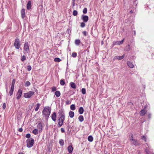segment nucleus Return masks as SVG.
<instances>
[{
    "mask_svg": "<svg viewBox=\"0 0 154 154\" xmlns=\"http://www.w3.org/2000/svg\"><path fill=\"white\" fill-rule=\"evenodd\" d=\"M29 45L28 42H25L24 45V50L25 51H28L29 50Z\"/></svg>",
    "mask_w": 154,
    "mask_h": 154,
    "instance_id": "423d86ee",
    "label": "nucleus"
},
{
    "mask_svg": "<svg viewBox=\"0 0 154 154\" xmlns=\"http://www.w3.org/2000/svg\"><path fill=\"white\" fill-rule=\"evenodd\" d=\"M15 82V80L13 79L12 80L11 87L14 88V85Z\"/></svg>",
    "mask_w": 154,
    "mask_h": 154,
    "instance_id": "7c9ffc66",
    "label": "nucleus"
},
{
    "mask_svg": "<svg viewBox=\"0 0 154 154\" xmlns=\"http://www.w3.org/2000/svg\"><path fill=\"white\" fill-rule=\"evenodd\" d=\"M70 85L71 88L73 89L76 88V85L73 82H71L70 83Z\"/></svg>",
    "mask_w": 154,
    "mask_h": 154,
    "instance_id": "f3484780",
    "label": "nucleus"
},
{
    "mask_svg": "<svg viewBox=\"0 0 154 154\" xmlns=\"http://www.w3.org/2000/svg\"><path fill=\"white\" fill-rule=\"evenodd\" d=\"M146 111L144 110H143V109H142V110H141V111H140V114L141 115L143 116L146 114Z\"/></svg>",
    "mask_w": 154,
    "mask_h": 154,
    "instance_id": "4be33fe9",
    "label": "nucleus"
},
{
    "mask_svg": "<svg viewBox=\"0 0 154 154\" xmlns=\"http://www.w3.org/2000/svg\"><path fill=\"white\" fill-rule=\"evenodd\" d=\"M83 35L85 36H86L87 35V32L86 31H84L82 32Z\"/></svg>",
    "mask_w": 154,
    "mask_h": 154,
    "instance_id": "8fccbe9b",
    "label": "nucleus"
},
{
    "mask_svg": "<svg viewBox=\"0 0 154 154\" xmlns=\"http://www.w3.org/2000/svg\"><path fill=\"white\" fill-rule=\"evenodd\" d=\"M58 113L59 114V116H60V117L58 119V121L63 123L65 119V113L62 110H60Z\"/></svg>",
    "mask_w": 154,
    "mask_h": 154,
    "instance_id": "f03ea898",
    "label": "nucleus"
},
{
    "mask_svg": "<svg viewBox=\"0 0 154 154\" xmlns=\"http://www.w3.org/2000/svg\"><path fill=\"white\" fill-rule=\"evenodd\" d=\"M32 133L35 135H36L38 134V129H35L32 131Z\"/></svg>",
    "mask_w": 154,
    "mask_h": 154,
    "instance_id": "2f4dec72",
    "label": "nucleus"
},
{
    "mask_svg": "<svg viewBox=\"0 0 154 154\" xmlns=\"http://www.w3.org/2000/svg\"><path fill=\"white\" fill-rule=\"evenodd\" d=\"M59 143L60 146H63L64 144V140L62 139H60L59 140Z\"/></svg>",
    "mask_w": 154,
    "mask_h": 154,
    "instance_id": "aec40b11",
    "label": "nucleus"
},
{
    "mask_svg": "<svg viewBox=\"0 0 154 154\" xmlns=\"http://www.w3.org/2000/svg\"><path fill=\"white\" fill-rule=\"evenodd\" d=\"M18 154H23V153L22 152H19Z\"/></svg>",
    "mask_w": 154,
    "mask_h": 154,
    "instance_id": "5fc2aeb1",
    "label": "nucleus"
},
{
    "mask_svg": "<svg viewBox=\"0 0 154 154\" xmlns=\"http://www.w3.org/2000/svg\"><path fill=\"white\" fill-rule=\"evenodd\" d=\"M40 105H41L39 103H37L36 104V107L35 109V111H37L38 110V109L40 106Z\"/></svg>",
    "mask_w": 154,
    "mask_h": 154,
    "instance_id": "5701e85b",
    "label": "nucleus"
},
{
    "mask_svg": "<svg viewBox=\"0 0 154 154\" xmlns=\"http://www.w3.org/2000/svg\"><path fill=\"white\" fill-rule=\"evenodd\" d=\"M30 85V83L28 81H27L26 82L25 84V85L26 87H28V86H29Z\"/></svg>",
    "mask_w": 154,
    "mask_h": 154,
    "instance_id": "473e14b6",
    "label": "nucleus"
},
{
    "mask_svg": "<svg viewBox=\"0 0 154 154\" xmlns=\"http://www.w3.org/2000/svg\"><path fill=\"white\" fill-rule=\"evenodd\" d=\"M42 126L41 123H39L37 125L38 128L39 132H42Z\"/></svg>",
    "mask_w": 154,
    "mask_h": 154,
    "instance_id": "1a4fd4ad",
    "label": "nucleus"
},
{
    "mask_svg": "<svg viewBox=\"0 0 154 154\" xmlns=\"http://www.w3.org/2000/svg\"><path fill=\"white\" fill-rule=\"evenodd\" d=\"M142 139H143V140H144V141H145V142H146V137L144 136H143L142 137Z\"/></svg>",
    "mask_w": 154,
    "mask_h": 154,
    "instance_id": "de8ad7c7",
    "label": "nucleus"
},
{
    "mask_svg": "<svg viewBox=\"0 0 154 154\" xmlns=\"http://www.w3.org/2000/svg\"><path fill=\"white\" fill-rule=\"evenodd\" d=\"M82 18L83 21L85 23L87 22L89 19L88 17V16L84 15H82Z\"/></svg>",
    "mask_w": 154,
    "mask_h": 154,
    "instance_id": "6e6552de",
    "label": "nucleus"
},
{
    "mask_svg": "<svg viewBox=\"0 0 154 154\" xmlns=\"http://www.w3.org/2000/svg\"><path fill=\"white\" fill-rule=\"evenodd\" d=\"M51 90L52 92L55 91L57 90L56 88L55 87H53L51 88Z\"/></svg>",
    "mask_w": 154,
    "mask_h": 154,
    "instance_id": "ea45409f",
    "label": "nucleus"
},
{
    "mask_svg": "<svg viewBox=\"0 0 154 154\" xmlns=\"http://www.w3.org/2000/svg\"><path fill=\"white\" fill-rule=\"evenodd\" d=\"M133 13V11H132L131 10L130 11V13Z\"/></svg>",
    "mask_w": 154,
    "mask_h": 154,
    "instance_id": "864d4df0",
    "label": "nucleus"
},
{
    "mask_svg": "<svg viewBox=\"0 0 154 154\" xmlns=\"http://www.w3.org/2000/svg\"><path fill=\"white\" fill-rule=\"evenodd\" d=\"M134 33H135V32H134Z\"/></svg>",
    "mask_w": 154,
    "mask_h": 154,
    "instance_id": "6e6d98bb",
    "label": "nucleus"
},
{
    "mask_svg": "<svg viewBox=\"0 0 154 154\" xmlns=\"http://www.w3.org/2000/svg\"><path fill=\"white\" fill-rule=\"evenodd\" d=\"M60 84L61 85H64L65 84V82L64 79H61L60 81Z\"/></svg>",
    "mask_w": 154,
    "mask_h": 154,
    "instance_id": "cd10ccee",
    "label": "nucleus"
},
{
    "mask_svg": "<svg viewBox=\"0 0 154 154\" xmlns=\"http://www.w3.org/2000/svg\"><path fill=\"white\" fill-rule=\"evenodd\" d=\"M14 45L15 48L17 49H19L21 44L20 43L19 39L18 38H16L15 40Z\"/></svg>",
    "mask_w": 154,
    "mask_h": 154,
    "instance_id": "7ed1b4c3",
    "label": "nucleus"
},
{
    "mask_svg": "<svg viewBox=\"0 0 154 154\" xmlns=\"http://www.w3.org/2000/svg\"><path fill=\"white\" fill-rule=\"evenodd\" d=\"M67 149L69 153H72L73 150V148L72 146V145H71L67 147Z\"/></svg>",
    "mask_w": 154,
    "mask_h": 154,
    "instance_id": "9b49d317",
    "label": "nucleus"
},
{
    "mask_svg": "<svg viewBox=\"0 0 154 154\" xmlns=\"http://www.w3.org/2000/svg\"><path fill=\"white\" fill-rule=\"evenodd\" d=\"M31 2L30 1H28L27 4V8L28 10H29L31 9Z\"/></svg>",
    "mask_w": 154,
    "mask_h": 154,
    "instance_id": "ddd939ff",
    "label": "nucleus"
},
{
    "mask_svg": "<svg viewBox=\"0 0 154 154\" xmlns=\"http://www.w3.org/2000/svg\"><path fill=\"white\" fill-rule=\"evenodd\" d=\"M78 119L79 121L81 122H83L84 121V119L83 116L80 115L78 118Z\"/></svg>",
    "mask_w": 154,
    "mask_h": 154,
    "instance_id": "a211bd4d",
    "label": "nucleus"
},
{
    "mask_svg": "<svg viewBox=\"0 0 154 154\" xmlns=\"http://www.w3.org/2000/svg\"><path fill=\"white\" fill-rule=\"evenodd\" d=\"M51 118L52 120L55 122L57 118V116L56 115V113L55 112H54L53 114H52L51 116Z\"/></svg>",
    "mask_w": 154,
    "mask_h": 154,
    "instance_id": "9d476101",
    "label": "nucleus"
},
{
    "mask_svg": "<svg viewBox=\"0 0 154 154\" xmlns=\"http://www.w3.org/2000/svg\"><path fill=\"white\" fill-rule=\"evenodd\" d=\"M78 14V12L76 10H74L73 12V15L74 16H76Z\"/></svg>",
    "mask_w": 154,
    "mask_h": 154,
    "instance_id": "c9c22d12",
    "label": "nucleus"
},
{
    "mask_svg": "<svg viewBox=\"0 0 154 154\" xmlns=\"http://www.w3.org/2000/svg\"><path fill=\"white\" fill-rule=\"evenodd\" d=\"M71 109L72 110H74L75 109V107L74 104H72L70 106Z\"/></svg>",
    "mask_w": 154,
    "mask_h": 154,
    "instance_id": "c756f323",
    "label": "nucleus"
},
{
    "mask_svg": "<svg viewBox=\"0 0 154 154\" xmlns=\"http://www.w3.org/2000/svg\"><path fill=\"white\" fill-rule=\"evenodd\" d=\"M22 93V90L20 89H19L16 95V98L17 100H19L21 97Z\"/></svg>",
    "mask_w": 154,
    "mask_h": 154,
    "instance_id": "0eeeda50",
    "label": "nucleus"
},
{
    "mask_svg": "<svg viewBox=\"0 0 154 154\" xmlns=\"http://www.w3.org/2000/svg\"><path fill=\"white\" fill-rule=\"evenodd\" d=\"M55 94L56 97H59L60 95V91H57L55 92Z\"/></svg>",
    "mask_w": 154,
    "mask_h": 154,
    "instance_id": "6ab92c4d",
    "label": "nucleus"
},
{
    "mask_svg": "<svg viewBox=\"0 0 154 154\" xmlns=\"http://www.w3.org/2000/svg\"><path fill=\"white\" fill-rule=\"evenodd\" d=\"M26 137L27 138H29L30 137V134H27L26 135Z\"/></svg>",
    "mask_w": 154,
    "mask_h": 154,
    "instance_id": "c03bdc74",
    "label": "nucleus"
},
{
    "mask_svg": "<svg viewBox=\"0 0 154 154\" xmlns=\"http://www.w3.org/2000/svg\"><path fill=\"white\" fill-rule=\"evenodd\" d=\"M135 145H136V143H135Z\"/></svg>",
    "mask_w": 154,
    "mask_h": 154,
    "instance_id": "4d7b16f0",
    "label": "nucleus"
},
{
    "mask_svg": "<svg viewBox=\"0 0 154 154\" xmlns=\"http://www.w3.org/2000/svg\"><path fill=\"white\" fill-rule=\"evenodd\" d=\"M125 55L123 54L122 56H116L115 57V58L116 59H118V60H121L123 59Z\"/></svg>",
    "mask_w": 154,
    "mask_h": 154,
    "instance_id": "393cba45",
    "label": "nucleus"
},
{
    "mask_svg": "<svg viewBox=\"0 0 154 154\" xmlns=\"http://www.w3.org/2000/svg\"><path fill=\"white\" fill-rule=\"evenodd\" d=\"M127 65L131 68H133L134 67V65L130 61H128L127 62Z\"/></svg>",
    "mask_w": 154,
    "mask_h": 154,
    "instance_id": "4468645a",
    "label": "nucleus"
},
{
    "mask_svg": "<svg viewBox=\"0 0 154 154\" xmlns=\"http://www.w3.org/2000/svg\"><path fill=\"white\" fill-rule=\"evenodd\" d=\"M21 17L23 18H24L25 17V10L24 8H23L22 9L21 11Z\"/></svg>",
    "mask_w": 154,
    "mask_h": 154,
    "instance_id": "f8f14e48",
    "label": "nucleus"
},
{
    "mask_svg": "<svg viewBox=\"0 0 154 154\" xmlns=\"http://www.w3.org/2000/svg\"><path fill=\"white\" fill-rule=\"evenodd\" d=\"M60 130H61V132L62 133H63L65 132L64 129L63 128H60Z\"/></svg>",
    "mask_w": 154,
    "mask_h": 154,
    "instance_id": "a18cd8bd",
    "label": "nucleus"
},
{
    "mask_svg": "<svg viewBox=\"0 0 154 154\" xmlns=\"http://www.w3.org/2000/svg\"><path fill=\"white\" fill-rule=\"evenodd\" d=\"M61 61V60L59 58L56 57L54 59V61L56 62H59Z\"/></svg>",
    "mask_w": 154,
    "mask_h": 154,
    "instance_id": "c85d7f7f",
    "label": "nucleus"
},
{
    "mask_svg": "<svg viewBox=\"0 0 154 154\" xmlns=\"http://www.w3.org/2000/svg\"><path fill=\"white\" fill-rule=\"evenodd\" d=\"M93 137L91 136H89L88 138V140L90 142H92L93 140Z\"/></svg>",
    "mask_w": 154,
    "mask_h": 154,
    "instance_id": "bb28decb",
    "label": "nucleus"
},
{
    "mask_svg": "<svg viewBox=\"0 0 154 154\" xmlns=\"http://www.w3.org/2000/svg\"><path fill=\"white\" fill-rule=\"evenodd\" d=\"M26 57L24 55L21 58V60L22 61H23L24 60H26Z\"/></svg>",
    "mask_w": 154,
    "mask_h": 154,
    "instance_id": "58836bf2",
    "label": "nucleus"
},
{
    "mask_svg": "<svg viewBox=\"0 0 154 154\" xmlns=\"http://www.w3.org/2000/svg\"><path fill=\"white\" fill-rule=\"evenodd\" d=\"M2 107L4 109H5L6 107V105L5 103H4L3 104Z\"/></svg>",
    "mask_w": 154,
    "mask_h": 154,
    "instance_id": "09e8293b",
    "label": "nucleus"
},
{
    "mask_svg": "<svg viewBox=\"0 0 154 154\" xmlns=\"http://www.w3.org/2000/svg\"><path fill=\"white\" fill-rule=\"evenodd\" d=\"M84 109L82 107H80L79 109V112L80 114H82L84 112Z\"/></svg>",
    "mask_w": 154,
    "mask_h": 154,
    "instance_id": "2eb2a0df",
    "label": "nucleus"
},
{
    "mask_svg": "<svg viewBox=\"0 0 154 154\" xmlns=\"http://www.w3.org/2000/svg\"><path fill=\"white\" fill-rule=\"evenodd\" d=\"M130 136H131V137H130V140H134V139H133V135H132V134H131Z\"/></svg>",
    "mask_w": 154,
    "mask_h": 154,
    "instance_id": "49530a36",
    "label": "nucleus"
},
{
    "mask_svg": "<svg viewBox=\"0 0 154 154\" xmlns=\"http://www.w3.org/2000/svg\"><path fill=\"white\" fill-rule=\"evenodd\" d=\"M14 88H11V89L9 92V94L10 96H11L12 95L14 91Z\"/></svg>",
    "mask_w": 154,
    "mask_h": 154,
    "instance_id": "412c9836",
    "label": "nucleus"
},
{
    "mask_svg": "<svg viewBox=\"0 0 154 154\" xmlns=\"http://www.w3.org/2000/svg\"><path fill=\"white\" fill-rule=\"evenodd\" d=\"M75 43L76 45H80L81 41L79 39H76L75 40Z\"/></svg>",
    "mask_w": 154,
    "mask_h": 154,
    "instance_id": "b1692460",
    "label": "nucleus"
},
{
    "mask_svg": "<svg viewBox=\"0 0 154 154\" xmlns=\"http://www.w3.org/2000/svg\"><path fill=\"white\" fill-rule=\"evenodd\" d=\"M87 8H85L83 11V12L84 14H85L87 13Z\"/></svg>",
    "mask_w": 154,
    "mask_h": 154,
    "instance_id": "4c0bfd02",
    "label": "nucleus"
},
{
    "mask_svg": "<svg viewBox=\"0 0 154 154\" xmlns=\"http://www.w3.org/2000/svg\"><path fill=\"white\" fill-rule=\"evenodd\" d=\"M77 56V54L76 52H73L72 54V56L73 57H76Z\"/></svg>",
    "mask_w": 154,
    "mask_h": 154,
    "instance_id": "e433bc0d",
    "label": "nucleus"
},
{
    "mask_svg": "<svg viewBox=\"0 0 154 154\" xmlns=\"http://www.w3.org/2000/svg\"><path fill=\"white\" fill-rule=\"evenodd\" d=\"M82 93L83 94H85L86 93V90L85 88H82Z\"/></svg>",
    "mask_w": 154,
    "mask_h": 154,
    "instance_id": "f704fd0d",
    "label": "nucleus"
},
{
    "mask_svg": "<svg viewBox=\"0 0 154 154\" xmlns=\"http://www.w3.org/2000/svg\"><path fill=\"white\" fill-rule=\"evenodd\" d=\"M123 41H124V39H123L121 41H116L115 42V43L116 44H117V45L122 44L123 43Z\"/></svg>",
    "mask_w": 154,
    "mask_h": 154,
    "instance_id": "a878e982",
    "label": "nucleus"
},
{
    "mask_svg": "<svg viewBox=\"0 0 154 154\" xmlns=\"http://www.w3.org/2000/svg\"><path fill=\"white\" fill-rule=\"evenodd\" d=\"M69 117L72 118L74 116V112L73 111H70L69 113Z\"/></svg>",
    "mask_w": 154,
    "mask_h": 154,
    "instance_id": "dca6fc26",
    "label": "nucleus"
},
{
    "mask_svg": "<svg viewBox=\"0 0 154 154\" xmlns=\"http://www.w3.org/2000/svg\"><path fill=\"white\" fill-rule=\"evenodd\" d=\"M51 109L49 106H47L45 107L42 111L43 115L45 117L48 118L51 114Z\"/></svg>",
    "mask_w": 154,
    "mask_h": 154,
    "instance_id": "f257e3e1",
    "label": "nucleus"
},
{
    "mask_svg": "<svg viewBox=\"0 0 154 154\" xmlns=\"http://www.w3.org/2000/svg\"><path fill=\"white\" fill-rule=\"evenodd\" d=\"M18 131L20 132H22L23 131V130L21 128H20L19 129Z\"/></svg>",
    "mask_w": 154,
    "mask_h": 154,
    "instance_id": "3c124183",
    "label": "nucleus"
},
{
    "mask_svg": "<svg viewBox=\"0 0 154 154\" xmlns=\"http://www.w3.org/2000/svg\"><path fill=\"white\" fill-rule=\"evenodd\" d=\"M85 24L84 22H82L81 23L80 26H81V27H82V28L84 27L85 26Z\"/></svg>",
    "mask_w": 154,
    "mask_h": 154,
    "instance_id": "a19ab883",
    "label": "nucleus"
},
{
    "mask_svg": "<svg viewBox=\"0 0 154 154\" xmlns=\"http://www.w3.org/2000/svg\"><path fill=\"white\" fill-rule=\"evenodd\" d=\"M63 123L62 122H61L60 121H58V127H61L63 125Z\"/></svg>",
    "mask_w": 154,
    "mask_h": 154,
    "instance_id": "72a5a7b5",
    "label": "nucleus"
},
{
    "mask_svg": "<svg viewBox=\"0 0 154 154\" xmlns=\"http://www.w3.org/2000/svg\"><path fill=\"white\" fill-rule=\"evenodd\" d=\"M34 140L33 139H32L30 140H29L27 142V146L28 148H30L32 147L34 144Z\"/></svg>",
    "mask_w": 154,
    "mask_h": 154,
    "instance_id": "39448f33",
    "label": "nucleus"
},
{
    "mask_svg": "<svg viewBox=\"0 0 154 154\" xmlns=\"http://www.w3.org/2000/svg\"><path fill=\"white\" fill-rule=\"evenodd\" d=\"M31 69H32V67L30 65H28L27 66V70L29 71H30L31 70Z\"/></svg>",
    "mask_w": 154,
    "mask_h": 154,
    "instance_id": "79ce46f5",
    "label": "nucleus"
},
{
    "mask_svg": "<svg viewBox=\"0 0 154 154\" xmlns=\"http://www.w3.org/2000/svg\"><path fill=\"white\" fill-rule=\"evenodd\" d=\"M145 152H146V153H148V152H147V149H146V150H145Z\"/></svg>",
    "mask_w": 154,
    "mask_h": 154,
    "instance_id": "603ef678",
    "label": "nucleus"
},
{
    "mask_svg": "<svg viewBox=\"0 0 154 154\" xmlns=\"http://www.w3.org/2000/svg\"><path fill=\"white\" fill-rule=\"evenodd\" d=\"M35 92L32 91H29L24 94V97L26 98H30L34 94Z\"/></svg>",
    "mask_w": 154,
    "mask_h": 154,
    "instance_id": "20e7f679",
    "label": "nucleus"
},
{
    "mask_svg": "<svg viewBox=\"0 0 154 154\" xmlns=\"http://www.w3.org/2000/svg\"><path fill=\"white\" fill-rule=\"evenodd\" d=\"M66 103L67 104H69L71 103V101H70L69 100H67V101H66Z\"/></svg>",
    "mask_w": 154,
    "mask_h": 154,
    "instance_id": "37998d69",
    "label": "nucleus"
}]
</instances>
